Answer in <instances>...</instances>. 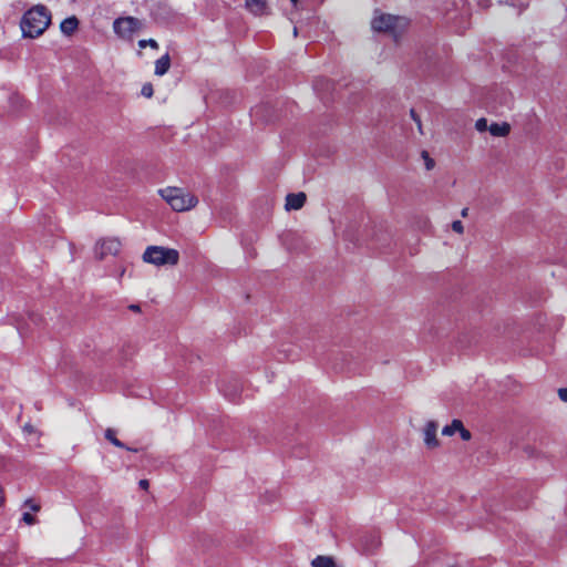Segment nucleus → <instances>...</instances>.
<instances>
[{
  "mask_svg": "<svg viewBox=\"0 0 567 567\" xmlns=\"http://www.w3.org/2000/svg\"><path fill=\"white\" fill-rule=\"evenodd\" d=\"M51 23V13L43 4L30 8L21 18L20 29L22 37L35 39L44 33Z\"/></svg>",
  "mask_w": 567,
  "mask_h": 567,
  "instance_id": "obj_1",
  "label": "nucleus"
},
{
  "mask_svg": "<svg viewBox=\"0 0 567 567\" xmlns=\"http://www.w3.org/2000/svg\"><path fill=\"white\" fill-rule=\"evenodd\" d=\"M408 24L409 20L404 17L380 13L379 11H375V14L371 21L373 31L386 32L391 34L395 40L405 30Z\"/></svg>",
  "mask_w": 567,
  "mask_h": 567,
  "instance_id": "obj_2",
  "label": "nucleus"
},
{
  "mask_svg": "<svg viewBox=\"0 0 567 567\" xmlns=\"http://www.w3.org/2000/svg\"><path fill=\"white\" fill-rule=\"evenodd\" d=\"M158 194L175 212L189 210L198 203L196 196L178 187L162 188L158 189Z\"/></svg>",
  "mask_w": 567,
  "mask_h": 567,
  "instance_id": "obj_3",
  "label": "nucleus"
},
{
  "mask_svg": "<svg viewBox=\"0 0 567 567\" xmlns=\"http://www.w3.org/2000/svg\"><path fill=\"white\" fill-rule=\"evenodd\" d=\"M178 260L179 252L176 249L163 246H148L143 254V261L155 266H175Z\"/></svg>",
  "mask_w": 567,
  "mask_h": 567,
  "instance_id": "obj_4",
  "label": "nucleus"
},
{
  "mask_svg": "<svg viewBox=\"0 0 567 567\" xmlns=\"http://www.w3.org/2000/svg\"><path fill=\"white\" fill-rule=\"evenodd\" d=\"M143 28L142 20L135 17L117 18L113 22L114 32L124 40H132L133 35Z\"/></svg>",
  "mask_w": 567,
  "mask_h": 567,
  "instance_id": "obj_5",
  "label": "nucleus"
},
{
  "mask_svg": "<svg viewBox=\"0 0 567 567\" xmlns=\"http://www.w3.org/2000/svg\"><path fill=\"white\" fill-rule=\"evenodd\" d=\"M109 443L123 451V453L118 454L123 466L130 467L136 462L138 449L125 445L115 436V432L112 429H109Z\"/></svg>",
  "mask_w": 567,
  "mask_h": 567,
  "instance_id": "obj_6",
  "label": "nucleus"
},
{
  "mask_svg": "<svg viewBox=\"0 0 567 567\" xmlns=\"http://www.w3.org/2000/svg\"><path fill=\"white\" fill-rule=\"evenodd\" d=\"M241 384L240 382L231 378L229 380H220L218 382L219 392L230 402H237L240 398L241 393Z\"/></svg>",
  "mask_w": 567,
  "mask_h": 567,
  "instance_id": "obj_7",
  "label": "nucleus"
},
{
  "mask_svg": "<svg viewBox=\"0 0 567 567\" xmlns=\"http://www.w3.org/2000/svg\"><path fill=\"white\" fill-rule=\"evenodd\" d=\"M439 424L435 421H427L423 429V442L430 450L436 449L440 445L437 440Z\"/></svg>",
  "mask_w": 567,
  "mask_h": 567,
  "instance_id": "obj_8",
  "label": "nucleus"
},
{
  "mask_svg": "<svg viewBox=\"0 0 567 567\" xmlns=\"http://www.w3.org/2000/svg\"><path fill=\"white\" fill-rule=\"evenodd\" d=\"M360 544L362 547V550L371 555L373 554L381 545L380 535L377 532H369L363 534L360 537Z\"/></svg>",
  "mask_w": 567,
  "mask_h": 567,
  "instance_id": "obj_9",
  "label": "nucleus"
},
{
  "mask_svg": "<svg viewBox=\"0 0 567 567\" xmlns=\"http://www.w3.org/2000/svg\"><path fill=\"white\" fill-rule=\"evenodd\" d=\"M306 194L300 192V193H290L286 196V204H285V208L286 210H298L300 209L305 203H306Z\"/></svg>",
  "mask_w": 567,
  "mask_h": 567,
  "instance_id": "obj_10",
  "label": "nucleus"
},
{
  "mask_svg": "<svg viewBox=\"0 0 567 567\" xmlns=\"http://www.w3.org/2000/svg\"><path fill=\"white\" fill-rule=\"evenodd\" d=\"M245 7L255 16H262L268 12V4L266 0H245Z\"/></svg>",
  "mask_w": 567,
  "mask_h": 567,
  "instance_id": "obj_11",
  "label": "nucleus"
},
{
  "mask_svg": "<svg viewBox=\"0 0 567 567\" xmlns=\"http://www.w3.org/2000/svg\"><path fill=\"white\" fill-rule=\"evenodd\" d=\"M169 66H171V58H169L168 53H165L159 59H157L155 62V70H154L155 75L162 76V75L166 74L169 70Z\"/></svg>",
  "mask_w": 567,
  "mask_h": 567,
  "instance_id": "obj_12",
  "label": "nucleus"
},
{
  "mask_svg": "<svg viewBox=\"0 0 567 567\" xmlns=\"http://www.w3.org/2000/svg\"><path fill=\"white\" fill-rule=\"evenodd\" d=\"M79 27V20L75 17L64 19L60 24V30L65 35H72Z\"/></svg>",
  "mask_w": 567,
  "mask_h": 567,
  "instance_id": "obj_13",
  "label": "nucleus"
},
{
  "mask_svg": "<svg viewBox=\"0 0 567 567\" xmlns=\"http://www.w3.org/2000/svg\"><path fill=\"white\" fill-rule=\"evenodd\" d=\"M488 131L491 133V135L493 136H496V137H503V136H506L509 131H511V126L508 123H492L489 126H488Z\"/></svg>",
  "mask_w": 567,
  "mask_h": 567,
  "instance_id": "obj_14",
  "label": "nucleus"
},
{
  "mask_svg": "<svg viewBox=\"0 0 567 567\" xmlns=\"http://www.w3.org/2000/svg\"><path fill=\"white\" fill-rule=\"evenodd\" d=\"M126 535V530L123 527L122 523H115L112 527L109 526V538L113 537L115 539L124 538Z\"/></svg>",
  "mask_w": 567,
  "mask_h": 567,
  "instance_id": "obj_15",
  "label": "nucleus"
},
{
  "mask_svg": "<svg viewBox=\"0 0 567 567\" xmlns=\"http://www.w3.org/2000/svg\"><path fill=\"white\" fill-rule=\"evenodd\" d=\"M462 427V421L461 420H453L451 424L445 425L442 430V434L446 436L453 435L455 432H458V429Z\"/></svg>",
  "mask_w": 567,
  "mask_h": 567,
  "instance_id": "obj_16",
  "label": "nucleus"
},
{
  "mask_svg": "<svg viewBox=\"0 0 567 567\" xmlns=\"http://www.w3.org/2000/svg\"><path fill=\"white\" fill-rule=\"evenodd\" d=\"M105 241L103 239H100L96 241L95 246H94V255L96 258L99 259H103L104 258V255H105Z\"/></svg>",
  "mask_w": 567,
  "mask_h": 567,
  "instance_id": "obj_17",
  "label": "nucleus"
},
{
  "mask_svg": "<svg viewBox=\"0 0 567 567\" xmlns=\"http://www.w3.org/2000/svg\"><path fill=\"white\" fill-rule=\"evenodd\" d=\"M424 62H421L422 58H421V53H417V61L420 62V66L421 68H424V70L429 69L430 68V64H431V61H432V58H433V54L430 52V50H426L424 53Z\"/></svg>",
  "mask_w": 567,
  "mask_h": 567,
  "instance_id": "obj_18",
  "label": "nucleus"
},
{
  "mask_svg": "<svg viewBox=\"0 0 567 567\" xmlns=\"http://www.w3.org/2000/svg\"><path fill=\"white\" fill-rule=\"evenodd\" d=\"M505 3L513 8H517L519 13L528 7V2L525 0H505Z\"/></svg>",
  "mask_w": 567,
  "mask_h": 567,
  "instance_id": "obj_19",
  "label": "nucleus"
},
{
  "mask_svg": "<svg viewBox=\"0 0 567 567\" xmlns=\"http://www.w3.org/2000/svg\"><path fill=\"white\" fill-rule=\"evenodd\" d=\"M121 243L118 239H110L109 238V254L117 255L120 252Z\"/></svg>",
  "mask_w": 567,
  "mask_h": 567,
  "instance_id": "obj_20",
  "label": "nucleus"
},
{
  "mask_svg": "<svg viewBox=\"0 0 567 567\" xmlns=\"http://www.w3.org/2000/svg\"><path fill=\"white\" fill-rule=\"evenodd\" d=\"M138 47L141 49H144L146 47H151L152 49L157 50L158 49V43L154 39H147V40L146 39H142V40L138 41Z\"/></svg>",
  "mask_w": 567,
  "mask_h": 567,
  "instance_id": "obj_21",
  "label": "nucleus"
},
{
  "mask_svg": "<svg viewBox=\"0 0 567 567\" xmlns=\"http://www.w3.org/2000/svg\"><path fill=\"white\" fill-rule=\"evenodd\" d=\"M154 93L153 86L151 83H145L142 86L141 94L145 97H152Z\"/></svg>",
  "mask_w": 567,
  "mask_h": 567,
  "instance_id": "obj_22",
  "label": "nucleus"
},
{
  "mask_svg": "<svg viewBox=\"0 0 567 567\" xmlns=\"http://www.w3.org/2000/svg\"><path fill=\"white\" fill-rule=\"evenodd\" d=\"M475 128L478 131V132H484L486 130H488V126H487V120L484 118V117H481L476 121L475 123Z\"/></svg>",
  "mask_w": 567,
  "mask_h": 567,
  "instance_id": "obj_23",
  "label": "nucleus"
},
{
  "mask_svg": "<svg viewBox=\"0 0 567 567\" xmlns=\"http://www.w3.org/2000/svg\"><path fill=\"white\" fill-rule=\"evenodd\" d=\"M422 157H423V158H424V161H425V167H426V169H427V171H431V169L434 167V165H435V163H434L433 158H431V157L429 156V153H427L426 151H423V152H422Z\"/></svg>",
  "mask_w": 567,
  "mask_h": 567,
  "instance_id": "obj_24",
  "label": "nucleus"
},
{
  "mask_svg": "<svg viewBox=\"0 0 567 567\" xmlns=\"http://www.w3.org/2000/svg\"><path fill=\"white\" fill-rule=\"evenodd\" d=\"M458 432H460L461 439H462L463 441H468V440H471L472 434H471V432H470L467 429H465V427H464V425H463V424H462V427H460V429H458Z\"/></svg>",
  "mask_w": 567,
  "mask_h": 567,
  "instance_id": "obj_25",
  "label": "nucleus"
},
{
  "mask_svg": "<svg viewBox=\"0 0 567 567\" xmlns=\"http://www.w3.org/2000/svg\"><path fill=\"white\" fill-rule=\"evenodd\" d=\"M452 229L455 231V233H458V234H462L463 230H464V227H463V224L461 220H454L452 223Z\"/></svg>",
  "mask_w": 567,
  "mask_h": 567,
  "instance_id": "obj_26",
  "label": "nucleus"
},
{
  "mask_svg": "<svg viewBox=\"0 0 567 567\" xmlns=\"http://www.w3.org/2000/svg\"><path fill=\"white\" fill-rule=\"evenodd\" d=\"M22 519L28 525L34 524V517L31 514H29V513H24L23 516H22Z\"/></svg>",
  "mask_w": 567,
  "mask_h": 567,
  "instance_id": "obj_27",
  "label": "nucleus"
},
{
  "mask_svg": "<svg viewBox=\"0 0 567 567\" xmlns=\"http://www.w3.org/2000/svg\"><path fill=\"white\" fill-rule=\"evenodd\" d=\"M558 396L563 402H567V388L559 389Z\"/></svg>",
  "mask_w": 567,
  "mask_h": 567,
  "instance_id": "obj_28",
  "label": "nucleus"
},
{
  "mask_svg": "<svg viewBox=\"0 0 567 567\" xmlns=\"http://www.w3.org/2000/svg\"><path fill=\"white\" fill-rule=\"evenodd\" d=\"M138 486L142 488V489H147L150 487V482L145 478L143 480H140L138 482Z\"/></svg>",
  "mask_w": 567,
  "mask_h": 567,
  "instance_id": "obj_29",
  "label": "nucleus"
},
{
  "mask_svg": "<svg viewBox=\"0 0 567 567\" xmlns=\"http://www.w3.org/2000/svg\"><path fill=\"white\" fill-rule=\"evenodd\" d=\"M128 309H130L131 311H134V312H140V311H141V307H140V305H137V303H132V305H130V306H128Z\"/></svg>",
  "mask_w": 567,
  "mask_h": 567,
  "instance_id": "obj_30",
  "label": "nucleus"
},
{
  "mask_svg": "<svg viewBox=\"0 0 567 567\" xmlns=\"http://www.w3.org/2000/svg\"><path fill=\"white\" fill-rule=\"evenodd\" d=\"M415 124L417 126V130L421 134H423V130H422V122H421V118H415Z\"/></svg>",
  "mask_w": 567,
  "mask_h": 567,
  "instance_id": "obj_31",
  "label": "nucleus"
},
{
  "mask_svg": "<svg viewBox=\"0 0 567 567\" xmlns=\"http://www.w3.org/2000/svg\"><path fill=\"white\" fill-rule=\"evenodd\" d=\"M410 115H411V118L415 122V118H419L420 116L416 114V112L414 111V109H411L410 110Z\"/></svg>",
  "mask_w": 567,
  "mask_h": 567,
  "instance_id": "obj_32",
  "label": "nucleus"
},
{
  "mask_svg": "<svg viewBox=\"0 0 567 567\" xmlns=\"http://www.w3.org/2000/svg\"><path fill=\"white\" fill-rule=\"evenodd\" d=\"M3 502H4L3 489L0 486V506L3 504Z\"/></svg>",
  "mask_w": 567,
  "mask_h": 567,
  "instance_id": "obj_33",
  "label": "nucleus"
},
{
  "mask_svg": "<svg viewBox=\"0 0 567 567\" xmlns=\"http://www.w3.org/2000/svg\"><path fill=\"white\" fill-rule=\"evenodd\" d=\"M468 213V208H463L461 212L462 217H466Z\"/></svg>",
  "mask_w": 567,
  "mask_h": 567,
  "instance_id": "obj_34",
  "label": "nucleus"
},
{
  "mask_svg": "<svg viewBox=\"0 0 567 567\" xmlns=\"http://www.w3.org/2000/svg\"><path fill=\"white\" fill-rule=\"evenodd\" d=\"M447 567H463V566H461L460 564H452V565H449Z\"/></svg>",
  "mask_w": 567,
  "mask_h": 567,
  "instance_id": "obj_35",
  "label": "nucleus"
},
{
  "mask_svg": "<svg viewBox=\"0 0 567 567\" xmlns=\"http://www.w3.org/2000/svg\"><path fill=\"white\" fill-rule=\"evenodd\" d=\"M31 508H32L33 511H39V506H38V505H32V506H31Z\"/></svg>",
  "mask_w": 567,
  "mask_h": 567,
  "instance_id": "obj_36",
  "label": "nucleus"
},
{
  "mask_svg": "<svg viewBox=\"0 0 567 567\" xmlns=\"http://www.w3.org/2000/svg\"><path fill=\"white\" fill-rule=\"evenodd\" d=\"M24 430H25V431H31V426H30V425H25V426H24Z\"/></svg>",
  "mask_w": 567,
  "mask_h": 567,
  "instance_id": "obj_37",
  "label": "nucleus"
},
{
  "mask_svg": "<svg viewBox=\"0 0 567 567\" xmlns=\"http://www.w3.org/2000/svg\"><path fill=\"white\" fill-rule=\"evenodd\" d=\"M293 6L297 4L298 0H290Z\"/></svg>",
  "mask_w": 567,
  "mask_h": 567,
  "instance_id": "obj_38",
  "label": "nucleus"
},
{
  "mask_svg": "<svg viewBox=\"0 0 567 567\" xmlns=\"http://www.w3.org/2000/svg\"><path fill=\"white\" fill-rule=\"evenodd\" d=\"M297 31H298V29L295 27V28H293V34H295V35H297Z\"/></svg>",
  "mask_w": 567,
  "mask_h": 567,
  "instance_id": "obj_39",
  "label": "nucleus"
},
{
  "mask_svg": "<svg viewBox=\"0 0 567 567\" xmlns=\"http://www.w3.org/2000/svg\"><path fill=\"white\" fill-rule=\"evenodd\" d=\"M564 6L567 8V0H564Z\"/></svg>",
  "mask_w": 567,
  "mask_h": 567,
  "instance_id": "obj_40",
  "label": "nucleus"
}]
</instances>
